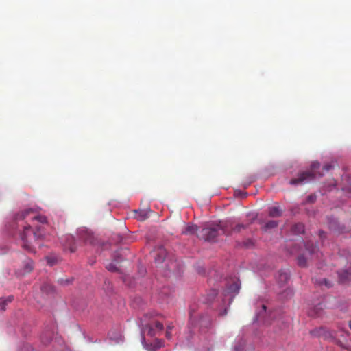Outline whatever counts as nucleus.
Returning a JSON list of instances; mask_svg holds the SVG:
<instances>
[{"mask_svg": "<svg viewBox=\"0 0 351 351\" xmlns=\"http://www.w3.org/2000/svg\"><path fill=\"white\" fill-rule=\"evenodd\" d=\"M14 300V297L12 295H10L5 298H0V309L1 311L5 310V306L8 304H10Z\"/></svg>", "mask_w": 351, "mask_h": 351, "instance_id": "18", "label": "nucleus"}, {"mask_svg": "<svg viewBox=\"0 0 351 351\" xmlns=\"http://www.w3.org/2000/svg\"><path fill=\"white\" fill-rule=\"evenodd\" d=\"M324 329H323V328H320V329L319 330V332H319V335H322V332H324Z\"/></svg>", "mask_w": 351, "mask_h": 351, "instance_id": "34", "label": "nucleus"}, {"mask_svg": "<svg viewBox=\"0 0 351 351\" xmlns=\"http://www.w3.org/2000/svg\"><path fill=\"white\" fill-rule=\"evenodd\" d=\"M162 330L163 324L159 322H155L153 324H147L143 326L142 332L153 337L156 335L157 331L161 332Z\"/></svg>", "mask_w": 351, "mask_h": 351, "instance_id": "4", "label": "nucleus"}, {"mask_svg": "<svg viewBox=\"0 0 351 351\" xmlns=\"http://www.w3.org/2000/svg\"><path fill=\"white\" fill-rule=\"evenodd\" d=\"M306 249L307 252L311 256H318V249L317 246H315L313 243L308 242L306 245Z\"/></svg>", "mask_w": 351, "mask_h": 351, "instance_id": "15", "label": "nucleus"}, {"mask_svg": "<svg viewBox=\"0 0 351 351\" xmlns=\"http://www.w3.org/2000/svg\"><path fill=\"white\" fill-rule=\"evenodd\" d=\"M334 168V165L332 164H326L324 166L323 169L326 171H328L331 169Z\"/></svg>", "mask_w": 351, "mask_h": 351, "instance_id": "27", "label": "nucleus"}, {"mask_svg": "<svg viewBox=\"0 0 351 351\" xmlns=\"http://www.w3.org/2000/svg\"><path fill=\"white\" fill-rule=\"evenodd\" d=\"M324 304L322 303H319L316 306H315L312 309H311L308 312L310 316L312 317H319L322 315V311L324 308Z\"/></svg>", "mask_w": 351, "mask_h": 351, "instance_id": "9", "label": "nucleus"}, {"mask_svg": "<svg viewBox=\"0 0 351 351\" xmlns=\"http://www.w3.org/2000/svg\"><path fill=\"white\" fill-rule=\"evenodd\" d=\"M339 282L344 284L351 280V267L338 271Z\"/></svg>", "mask_w": 351, "mask_h": 351, "instance_id": "6", "label": "nucleus"}, {"mask_svg": "<svg viewBox=\"0 0 351 351\" xmlns=\"http://www.w3.org/2000/svg\"><path fill=\"white\" fill-rule=\"evenodd\" d=\"M190 322H191V324H193V322H194V320H193V316H192V315L191 316Z\"/></svg>", "mask_w": 351, "mask_h": 351, "instance_id": "36", "label": "nucleus"}, {"mask_svg": "<svg viewBox=\"0 0 351 351\" xmlns=\"http://www.w3.org/2000/svg\"><path fill=\"white\" fill-rule=\"evenodd\" d=\"M58 282H59V283L60 285H64L69 284L70 282V280L69 279H63V278H62V279H60L58 280Z\"/></svg>", "mask_w": 351, "mask_h": 351, "instance_id": "29", "label": "nucleus"}, {"mask_svg": "<svg viewBox=\"0 0 351 351\" xmlns=\"http://www.w3.org/2000/svg\"><path fill=\"white\" fill-rule=\"evenodd\" d=\"M166 250L163 247H159L157 250V256L155 257L156 261L162 263L166 257Z\"/></svg>", "mask_w": 351, "mask_h": 351, "instance_id": "16", "label": "nucleus"}, {"mask_svg": "<svg viewBox=\"0 0 351 351\" xmlns=\"http://www.w3.org/2000/svg\"><path fill=\"white\" fill-rule=\"evenodd\" d=\"M173 326L169 325V326H167V330H170V331H171V329L173 328Z\"/></svg>", "mask_w": 351, "mask_h": 351, "instance_id": "31", "label": "nucleus"}, {"mask_svg": "<svg viewBox=\"0 0 351 351\" xmlns=\"http://www.w3.org/2000/svg\"><path fill=\"white\" fill-rule=\"evenodd\" d=\"M34 269V263L31 259H27L24 262L23 274H26L30 273Z\"/></svg>", "mask_w": 351, "mask_h": 351, "instance_id": "14", "label": "nucleus"}, {"mask_svg": "<svg viewBox=\"0 0 351 351\" xmlns=\"http://www.w3.org/2000/svg\"><path fill=\"white\" fill-rule=\"evenodd\" d=\"M47 262L51 265H52L53 264V262L51 261L49 258L47 259Z\"/></svg>", "mask_w": 351, "mask_h": 351, "instance_id": "35", "label": "nucleus"}, {"mask_svg": "<svg viewBox=\"0 0 351 351\" xmlns=\"http://www.w3.org/2000/svg\"><path fill=\"white\" fill-rule=\"evenodd\" d=\"M277 226H278V222L276 221L270 220L265 223V229H271V228H274L277 227Z\"/></svg>", "mask_w": 351, "mask_h": 351, "instance_id": "22", "label": "nucleus"}, {"mask_svg": "<svg viewBox=\"0 0 351 351\" xmlns=\"http://www.w3.org/2000/svg\"><path fill=\"white\" fill-rule=\"evenodd\" d=\"M316 199V197L315 195H308L306 198V202L308 203H313Z\"/></svg>", "mask_w": 351, "mask_h": 351, "instance_id": "26", "label": "nucleus"}, {"mask_svg": "<svg viewBox=\"0 0 351 351\" xmlns=\"http://www.w3.org/2000/svg\"><path fill=\"white\" fill-rule=\"evenodd\" d=\"M197 230V226L194 224H188L182 233L186 235H193L195 234Z\"/></svg>", "mask_w": 351, "mask_h": 351, "instance_id": "13", "label": "nucleus"}, {"mask_svg": "<svg viewBox=\"0 0 351 351\" xmlns=\"http://www.w3.org/2000/svg\"><path fill=\"white\" fill-rule=\"evenodd\" d=\"M165 336L167 338L170 339L171 337V331L169 330H166Z\"/></svg>", "mask_w": 351, "mask_h": 351, "instance_id": "30", "label": "nucleus"}, {"mask_svg": "<svg viewBox=\"0 0 351 351\" xmlns=\"http://www.w3.org/2000/svg\"><path fill=\"white\" fill-rule=\"evenodd\" d=\"M62 242H64V245L69 249L71 252H75L77 249L76 241L73 236L71 234L66 235L65 240L62 241Z\"/></svg>", "mask_w": 351, "mask_h": 351, "instance_id": "7", "label": "nucleus"}, {"mask_svg": "<svg viewBox=\"0 0 351 351\" xmlns=\"http://www.w3.org/2000/svg\"><path fill=\"white\" fill-rule=\"evenodd\" d=\"M79 240L85 244L95 245L96 240L93 234L87 230H81L79 232Z\"/></svg>", "mask_w": 351, "mask_h": 351, "instance_id": "5", "label": "nucleus"}, {"mask_svg": "<svg viewBox=\"0 0 351 351\" xmlns=\"http://www.w3.org/2000/svg\"><path fill=\"white\" fill-rule=\"evenodd\" d=\"M298 264L300 267H304L307 265L306 258L304 257V256L303 254L298 256Z\"/></svg>", "mask_w": 351, "mask_h": 351, "instance_id": "21", "label": "nucleus"}, {"mask_svg": "<svg viewBox=\"0 0 351 351\" xmlns=\"http://www.w3.org/2000/svg\"><path fill=\"white\" fill-rule=\"evenodd\" d=\"M319 284L320 285H324L327 288H330L332 287V283L330 280L326 279V278H324L322 280H321L319 282Z\"/></svg>", "mask_w": 351, "mask_h": 351, "instance_id": "24", "label": "nucleus"}, {"mask_svg": "<svg viewBox=\"0 0 351 351\" xmlns=\"http://www.w3.org/2000/svg\"><path fill=\"white\" fill-rule=\"evenodd\" d=\"M151 212L149 208L146 210H135L134 217L138 221H145L149 217V213Z\"/></svg>", "mask_w": 351, "mask_h": 351, "instance_id": "8", "label": "nucleus"}, {"mask_svg": "<svg viewBox=\"0 0 351 351\" xmlns=\"http://www.w3.org/2000/svg\"><path fill=\"white\" fill-rule=\"evenodd\" d=\"M320 164L318 162H313L310 171H303L298 175V177L289 181L290 184H304L313 180L316 176V170L319 168Z\"/></svg>", "mask_w": 351, "mask_h": 351, "instance_id": "3", "label": "nucleus"}, {"mask_svg": "<svg viewBox=\"0 0 351 351\" xmlns=\"http://www.w3.org/2000/svg\"><path fill=\"white\" fill-rule=\"evenodd\" d=\"M212 293H213L212 294H213V296H215V295L217 294V291H216V290H213V291H212Z\"/></svg>", "mask_w": 351, "mask_h": 351, "instance_id": "33", "label": "nucleus"}, {"mask_svg": "<svg viewBox=\"0 0 351 351\" xmlns=\"http://www.w3.org/2000/svg\"><path fill=\"white\" fill-rule=\"evenodd\" d=\"M41 291L46 295H51L54 293L55 289L49 283H45L41 287Z\"/></svg>", "mask_w": 351, "mask_h": 351, "instance_id": "17", "label": "nucleus"}, {"mask_svg": "<svg viewBox=\"0 0 351 351\" xmlns=\"http://www.w3.org/2000/svg\"><path fill=\"white\" fill-rule=\"evenodd\" d=\"M329 228L331 230L335 232L342 233L345 232V228L343 226H341L338 221L335 219L329 222Z\"/></svg>", "mask_w": 351, "mask_h": 351, "instance_id": "10", "label": "nucleus"}, {"mask_svg": "<svg viewBox=\"0 0 351 351\" xmlns=\"http://www.w3.org/2000/svg\"><path fill=\"white\" fill-rule=\"evenodd\" d=\"M198 324L200 327H208L210 324V320L207 317H202L199 320Z\"/></svg>", "mask_w": 351, "mask_h": 351, "instance_id": "20", "label": "nucleus"}, {"mask_svg": "<svg viewBox=\"0 0 351 351\" xmlns=\"http://www.w3.org/2000/svg\"><path fill=\"white\" fill-rule=\"evenodd\" d=\"M227 225L217 224L212 225L204 228L199 234V237L204 239L205 241H214L220 234H229L227 230Z\"/></svg>", "mask_w": 351, "mask_h": 351, "instance_id": "2", "label": "nucleus"}, {"mask_svg": "<svg viewBox=\"0 0 351 351\" xmlns=\"http://www.w3.org/2000/svg\"><path fill=\"white\" fill-rule=\"evenodd\" d=\"M239 289H240V285H239V282L234 281L227 287L225 295L228 294V293H235L236 294L239 292Z\"/></svg>", "mask_w": 351, "mask_h": 351, "instance_id": "12", "label": "nucleus"}, {"mask_svg": "<svg viewBox=\"0 0 351 351\" xmlns=\"http://www.w3.org/2000/svg\"><path fill=\"white\" fill-rule=\"evenodd\" d=\"M283 210L280 206H272L269 208V215L271 217H279L282 215Z\"/></svg>", "mask_w": 351, "mask_h": 351, "instance_id": "11", "label": "nucleus"}, {"mask_svg": "<svg viewBox=\"0 0 351 351\" xmlns=\"http://www.w3.org/2000/svg\"><path fill=\"white\" fill-rule=\"evenodd\" d=\"M246 226L243 224H238L233 228L232 230L234 232H240L242 229H245Z\"/></svg>", "mask_w": 351, "mask_h": 351, "instance_id": "25", "label": "nucleus"}, {"mask_svg": "<svg viewBox=\"0 0 351 351\" xmlns=\"http://www.w3.org/2000/svg\"><path fill=\"white\" fill-rule=\"evenodd\" d=\"M262 308H263V309L264 311H265V310H266V306H265V305H263V306H262Z\"/></svg>", "mask_w": 351, "mask_h": 351, "instance_id": "37", "label": "nucleus"}, {"mask_svg": "<svg viewBox=\"0 0 351 351\" xmlns=\"http://www.w3.org/2000/svg\"><path fill=\"white\" fill-rule=\"evenodd\" d=\"M106 269L110 271H115L117 270V267L112 263L108 265Z\"/></svg>", "mask_w": 351, "mask_h": 351, "instance_id": "28", "label": "nucleus"}, {"mask_svg": "<svg viewBox=\"0 0 351 351\" xmlns=\"http://www.w3.org/2000/svg\"><path fill=\"white\" fill-rule=\"evenodd\" d=\"M14 220L17 227L23 228V232L21 234L23 247L28 252H32V242L41 240L45 236L43 230L40 226H36V222L46 223L47 217L38 215L36 208H27L17 213Z\"/></svg>", "mask_w": 351, "mask_h": 351, "instance_id": "1", "label": "nucleus"}, {"mask_svg": "<svg viewBox=\"0 0 351 351\" xmlns=\"http://www.w3.org/2000/svg\"><path fill=\"white\" fill-rule=\"evenodd\" d=\"M324 232L323 231H321V232H319V237H320L321 238H322V237H324Z\"/></svg>", "mask_w": 351, "mask_h": 351, "instance_id": "32", "label": "nucleus"}, {"mask_svg": "<svg viewBox=\"0 0 351 351\" xmlns=\"http://www.w3.org/2000/svg\"><path fill=\"white\" fill-rule=\"evenodd\" d=\"M349 327L351 329V321L349 322Z\"/></svg>", "mask_w": 351, "mask_h": 351, "instance_id": "38", "label": "nucleus"}, {"mask_svg": "<svg viewBox=\"0 0 351 351\" xmlns=\"http://www.w3.org/2000/svg\"><path fill=\"white\" fill-rule=\"evenodd\" d=\"M292 231L295 234H301L304 232V226L302 223H298L293 226Z\"/></svg>", "mask_w": 351, "mask_h": 351, "instance_id": "19", "label": "nucleus"}, {"mask_svg": "<svg viewBox=\"0 0 351 351\" xmlns=\"http://www.w3.org/2000/svg\"><path fill=\"white\" fill-rule=\"evenodd\" d=\"M289 278V274L287 272H280L279 274V280L281 282H287Z\"/></svg>", "mask_w": 351, "mask_h": 351, "instance_id": "23", "label": "nucleus"}]
</instances>
